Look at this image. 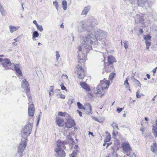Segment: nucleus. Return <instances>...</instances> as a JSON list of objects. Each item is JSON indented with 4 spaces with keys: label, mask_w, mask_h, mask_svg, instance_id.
<instances>
[{
    "label": "nucleus",
    "mask_w": 157,
    "mask_h": 157,
    "mask_svg": "<svg viewBox=\"0 0 157 157\" xmlns=\"http://www.w3.org/2000/svg\"><path fill=\"white\" fill-rule=\"evenodd\" d=\"M96 20L91 21V23L88 24V22L86 24H83L81 27L83 31L91 32L89 34L85 36L81 39V45L78 47V57L80 61L83 62L86 59L87 55L85 52H89L92 49V45H95L97 43V41H100L102 38L106 36V33L99 29H95L94 32L92 28L96 24Z\"/></svg>",
    "instance_id": "1"
},
{
    "label": "nucleus",
    "mask_w": 157,
    "mask_h": 157,
    "mask_svg": "<svg viewBox=\"0 0 157 157\" xmlns=\"http://www.w3.org/2000/svg\"><path fill=\"white\" fill-rule=\"evenodd\" d=\"M110 81L104 79L101 81L100 84L98 85L95 90L94 93L96 94H101L103 90L108 89Z\"/></svg>",
    "instance_id": "2"
},
{
    "label": "nucleus",
    "mask_w": 157,
    "mask_h": 157,
    "mask_svg": "<svg viewBox=\"0 0 157 157\" xmlns=\"http://www.w3.org/2000/svg\"><path fill=\"white\" fill-rule=\"evenodd\" d=\"M57 147L55 149V155L58 157H65V153L62 147L64 145V143L60 140H58L56 143Z\"/></svg>",
    "instance_id": "3"
},
{
    "label": "nucleus",
    "mask_w": 157,
    "mask_h": 157,
    "mask_svg": "<svg viewBox=\"0 0 157 157\" xmlns=\"http://www.w3.org/2000/svg\"><path fill=\"white\" fill-rule=\"evenodd\" d=\"M32 124L28 123L23 128L21 132V135L23 138H25L28 137L31 134L32 130Z\"/></svg>",
    "instance_id": "4"
},
{
    "label": "nucleus",
    "mask_w": 157,
    "mask_h": 157,
    "mask_svg": "<svg viewBox=\"0 0 157 157\" xmlns=\"http://www.w3.org/2000/svg\"><path fill=\"white\" fill-rule=\"evenodd\" d=\"M153 2L150 0H137V4L139 6L147 9L152 5Z\"/></svg>",
    "instance_id": "5"
},
{
    "label": "nucleus",
    "mask_w": 157,
    "mask_h": 157,
    "mask_svg": "<svg viewBox=\"0 0 157 157\" xmlns=\"http://www.w3.org/2000/svg\"><path fill=\"white\" fill-rule=\"evenodd\" d=\"M27 138H23L19 145L17 147V152L19 153H22L26 147L27 144L26 141Z\"/></svg>",
    "instance_id": "6"
},
{
    "label": "nucleus",
    "mask_w": 157,
    "mask_h": 157,
    "mask_svg": "<svg viewBox=\"0 0 157 157\" xmlns=\"http://www.w3.org/2000/svg\"><path fill=\"white\" fill-rule=\"evenodd\" d=\"M75 72L77 73L79 78H83L84 76V70L82 69V67L78 65L75 68Z\"/></svg>",
    "instance_id": "7"
},
{
    "label": "nucleus",
    "mask_w": 157,
    "mask_h": 157,
    "mask_svg": "<svg viewBox=\"0 0 157 157\" xmlns=\"http://www.w3.org/2000/svg\"><path fill=\"white\" fill-rule=\"evenodd\" d=\"M135 22L136 23H142L143 25L145 24V22L144 21H146V19L144 20V17L142 14H137L135 17Z\"/></svg>",
    "instance_id": "8"
},
{
    "label": "nucleus",
    "mask_w": 157,
    "mask_h": 157,
    "mask_svg": "<svg viewBox=\"0 0 157 157\" xmlns=\"http://www.w3.org/2000/svg\"><path fill=\"white\" fill-rule=\"evenodd\" d=\"M2 62L3 67L6 69H7L10 68L11 63L9 59H2Z\"/></svg>",
    "instance_id": "9"
},
{
    "label": "nucleus",
    "mask_w": 157,
    "mask_h": 157,
    "mask_svg": "<svg viewBox=\"0 0 157 157\" xmlns=\"http://www.w3.org/2000/svg\"><path fill=\"white\" fill-rule=\"evenodd\" d=\"M122 147L123 151L127 153L129 152L131 150L130 145L128 142L123 143L122 144Z\"/></svg>",
    "instance_id": "10"
},
{
    "label": "nucleus",
    "mask_w": 157,
    "mask_h": 157,
    "mask_svg": "<svg viewBox=\"0 0 157 157\" xmlns=\"http://www.w3.org/2000/svg\"><path fill=\"white\" fill-rule=\"evenodd\" d=\"M22 87L24 89L26 93L29 92V85L25 79H24L22 81Z\"/></svg>",
    "instance_id": "11"
},
{
    "label": "nucleus",
    "mask_w": 157,
    "mask_h": 157,
    "mask_svg": "<svg viewBox=\"0 0 157 157\" xmlns=\"http://www.w3.org/2000/svg\"><path fill=\"white\" fill-rule=\"evenodd\" d=\"M35 109L33 104H30L28 109L29 115L30 116H33L34 114Z\"/></svg>",
    "instance_id": "12"
},
{
    "label": "nucleus",
    "mask_w": 157,
    "mask_h": 157,
    "mask_svg": "<svg viewBox=\"0 0 157 157\" xmlns=\"http://www.w3.org/2000/svg\"><path fill=\"white\" fill-rule=\"evenodd\" d=\"M75 124L74 121L72 119H69L66 123L65 127L67 128H70L72 127Z\"/></svg>",
    "instance_id": "13"
},
{
    "label": "nucleus",
    "mask_w": 157,
    "mask_h": 157,
    "mask_svg": "<svg viewBox=\"0 0 157 157\" xmlns=\"http://www.w3.org/2000/svg\"><path fill=\"white\" fill-rule=\"evenodd\" d=\"M56 122L59 127L62 126L64 124V120L59 117H57L56 118Z\"/></svg>",
    "instance_id": "14"
},
{
    "label": "nucleus",
    "mask_w": 157,
    "mask_h": 157,
    "mask_svg": "<svg viewBox=\"0 0 157 157\" xmlns=\"http://www.w3.org/2000/svg\"><path fill=\"white\" fill-rule=\"evenodd\" d=\"M9 27L10 32L11 33H13L14 32L17 31L20 28L19 26H15L12 25H10Z\"/></svg>",
    "instance_id": "15"
},
{
    "label": "nucleus",
    "mask_w": 157,
    "mask_h": 157,
    "mask_svg": "<svg viewBox=\"0 0 157 157\" xmlns=\"http://www.w3.org/2000/svg\"><path fill=\"white\" fill-rule=\"evenodd\" d=\"M74 148L75 150L73 151V153L71 155V157H76L77 156L78 147L77 145H75Z\"/></svg>",
    "instance_id": "16"
},
{
    "label": "nucleus",
    "mask_w": 157,
    "mask_h": 157,
    "mask_svg": "<svg viewBox=\"0 0 157 157\" xmlns=\"http://www.w3.org/2000/svg\"><path fill=\"white\" fill-rule=\"evenodd\" d=\"M156 126L153 125L152 128V132L155 137L157 136V119L155 121Z\"/></svg>",
    "instance_id": "17"
},
{
    "label": "nucleus",
    "mask_w": 157,
    "mask_h": 157,
    "mask_svg": "<svg viewBox=\"0 0 157 157\" xmlns=\"http://www.w3.org/2000/svg\"><path fill=\"white\" fill-rule=\"evenodd\" d=\"M81 86L87 91H90V88L88 87L87 84L84 82H81L80 83Z\"/></svg>",
    "instance_id": "18"
},
{
    "label": "nucleus",
    "mask_w": 157,
    "mask_h": 157,
    "mask_svg": "<svg viewBox=\"0 0 157 157\" xmlns=\"http://www.w3.org/2000/svg\"><path fill=\"white\" fill-rule=\"evenodd\" d=\"M90 9V6H86L84 7L82 13V15H86Z\"/></svg>",
    "instance_id": "19"
},
{
    "label": "nucleus",
    "mask_w": 157,
    "mask_h": 157,
    "mask_svg": "<svg viewBox=\"0 0 157 157\" xmlns=\"http://www.w3.org/2000/svg\"><path fill=\"white\" fill-rule=\"evenodd\" d=\"M14 67L16 72L20 75L21 76L22 75V73L20 70L19 65L17 64L15 65L14 66Z\"/></svg>",
    "instance_id": "20"
},
{
    "label": "nucleus",
    "mask_w": 157,
    "mask_h": 157,
    "mask_svg": "<svg viewBox=\"0 0 157 157\" xmlns=\"http://www.w3.org/2000/svg\"><path fill=\"white\" fill-rule=\"evenodd\" d=\"M108 61L109 64H112L113 63L116 62L115 58L112 56H109L108 57Z\"/></svg>",
    "instance_id": "21"
},
{
    "label": "nucleus",
    "mask_w": 157,
    "mask_h": 157,
    "mask_svg": "<svg viewBox=\"0 0 157 157\" xmlns=\"http://www.w3.org/2000/svg\"><path fill=\"white\" fill-rule=\"evenodd\" d=\"M105 133L106 134L107 136L104 141L105 142H107L110 141L111 139V136L110 133L108 132H106Z\"/></svg>",
    "instance_id": "22"
},
{
    "label": "nucleus",
    "mask_w": 157,
    "mask_h": 157,
    "mask_svg": "<svg viewBox=\"0 0 157 157\" xmlns=\"http://www.w3.org/2000/svg\"><path fill=\"white\" fill-rule=\"evenodd\" d=\"M0 11L2 16H5L6 15V12L4 8L0 3Z\"/></svg>",
    "instance_id": "23"
},
{
    "label": "nucleus",
    "mask_w": 157,
    "mask_h": 157,
    "mask_svg": "<svg viewBox=\"0 0 157 157\" xmlns=\"http://www.w3.org/2000/svg\"><path fill=\"white\" fill-rule=\"evenodd\" d=\"M67 140L69 144H72L74 142V140L70 135H68L67 137Z\"/></svg>",
    "instance_id": "24"
},
{
    "label": "nucleus",
    "mask_w": 157,
    "mask_h": 157,
    "mask_svg": "<svg viewBox=\"0 0 157 157\" xmlns=\"http://www.w3.org/2000/svg\"><path fill=\"white\" fill-rule=\"evenodd\" d=\"M151 36L149 35H144V39L146 42H149L151 41Z\"/></svg>",
    "instance_id": "25"
},
{
    "label": "nucleus",
    "mask_w": 157,
    "mask_h": 157,
    "mask_svg": "<svg viewBox=\"0 0 157 157\" xmlns=\"http://www.w3.org/2000/svg\"><path fill=\"white\" fill-rule=\"evenodd\" d=\"M157 147H156V144L155 143H153L151 145V150L154 152H155L156 151Z\"/></svg>",
    "instance_id": "26"
},
{
    "label": "nucleus",
    "mask_w": 157,
    "mask_h": 157,
    "mask_svg": "<svg viewBox=\"0 0 157 157\" xmlns=\"http://www.w3.org/2000/svg\"><path fill=\"white\" fill-rule=\"evenodd\" d=\"M63 8L64 10H66L67 8V2L65 0L62 1Z\"/></svg>",
    "instance_id": "27"
},
{
    "label": "nucleus",
    "mask_w": 157,
    "mask_h": 157,
    "mask_svg": "<svg viewBox=\"0 0 157 157\" xmlns=\"http://www.w3.org/2000/svg\"><path fill=\"white\" fill-rule=\"evenodd\" d=\"M27 95V96L28 98L29 101V105H30V104H33V103L31 102V101H32V99L31 97H30V94L29 92L27 93H26Z\"/></svg>",
    "instance_id": "28"
},
{
    "label": "nucleus",
    "mask_w": 157,
    "mask_h": 157,
    "mask_svg": "<svg viewBox=\"0 0 157 157\" xmlns=\"http://www.w3.org/2000/svg\"><path fill=\"white\" fill-rule=\"evenodd\" d=\"M123 157H136L135 155L133 152H130L129 153H127L126 155Z\"/></svg>",
    "instance_id": "29"
},
{
    "label": "nucleus",
    "mask_w": 157,
    "mask_h": 157,
    "mask_svg": "<svg viewBox=\"0 0 157 157\" xmlns=\"http://www.w3.org/2000/svg\"><path fill=\"white\" fill-rule=\"evenodd\" d=\"M133 81L135 83L136 86L140 87L141 86V84L140 82L136 79L134 78Z\"/></svg>",
    "instance_id": "30"
},
{
    "label": "nucleus",
    "mask_w": 157,
    "mask_h": 157,
    "mask_svg": "<svg viewBox=\"0 0 157 157\" xmlns=\"http://www.w3.org/2000/svg\"><path fill=\"white\" fill-rule=\"evenodd\" d=\"M86 108H87V109H89L90 110V111L89 112H87L86 113L87 114H89L90 113H91V112L92 111L91 106L89 103H87L86 105Z\"/></svg>",
    "instance_id": "31"
},
{
    "label": "nucleus",
    "mask_w": 157,
    "mask_h": 157,
    "mask_svg": "<svg viewBox=\"0 0 157 157\" xmlns=\"http://www.w3.org/2000/svg\"><path fill=\"white\" fill-rule=\"evenodd\" d=\"M62 78L65 82H68L69 81V79L68 78V76L66 75L63 74L62 76Z\"/></svg>",
    "instance_id": "32"
},
{
    "label": "nucleus",
    "mask_w": 157,
    "mask_h": 157,
    "mask_svg": "<svg viewBox=\"0 0 157 157\" xmlns=\"http://www.w3.org/2000/svg\"><path fill=\"white\" fill-rule=\"evenodd\" d=\"M39 35V33L37 31H35L34 32L33 34V39L34 38L38 37Z\"/></svg>",
    "instance_id": "33"
},
{
    "label": "nucleus",
    "mask_w": 157,
    "mask_h": 157,
    "mask_svg": "<svg viewBox=\"0 0 157 157\" xmlns=\"http://www.w3.org/2000/svg\"><path fill=\"white\" fill-rule=\"evenodd\" d=\"M112 126L113 127L114 130H115L116 128H117V130L119 129L117 124L116 123L113 122V123L112 124Z\"/></svg>",
    "instance_id": "34"
},
{
    "label": "nucleus",
    "mask_w": 157,
    "mask_h": 157,
    "mask_svg": "<svg viewBox=\"0 0 157 157\" xmlns=\"http://www.w3.org/2000/svg\"><path fill=\"white\" fill-rule=\"evenodd\" d=\"M124 85L126 86V88L129 89L130 87L129 85V83L128 82V79L127 78H126V80L124 82Z\"/></svg>",
    "instance_id": "35"
},
{
    "label": "nucleus",
    "mask_w": 157,
    "mask_h": 157,
    "mask_svg": "<svg viewBox=\"0 0 157 157\" xmlns=\"http://www.w3.org/2000/svg\"><path fill=\"white\" fill-rule=\"evenodd\" d=\"M118 134V132L117 131H116L115 130H113V131L112 135H113V138H115L116 136Z\"/></svg>",
    "instance_id": "36"
},
{
    "label": "nucleus",
    "mask_w": 157,
    "mask_h": 157,
    "mask_svg": "<svg viewBox=\"0 0 157 157\" xmlns=\"http://www.w3.org/2000/svg\"><path fill=\"white\" fill-rule=\"evenodd\" d=\"M56 61H58L59 60V58L60 57V56L59 54V52L58 51L56 52Z\"/></svg>",
    "instance_id": "37"
},
{
    "label": "nucleus",
    "mask_w": 157,
    "mask_h": 157,
    "mask_svg": "<svg viewBox=\"0 0 157 157\" xmlns=\"http://www.w3.org/2000/svg\"><path fill=\"white\" fill-rule=\"evenodd\" d=\"M115 74L114 73H111L110 74L109 76V79L110 80L112 79L114 77Z\"/></svg>",
    "instance_id": "38"
},
{
    "label": "nucleus",
    "mask_w": 157,
    "mask_h": 157,
    "mask_svg": "<svg viewBox=\"0 0 157 157\" xmlns=\"http://www.w3.org/2000/svg\"><path fill=\"white\" fill-rule=\"evenodd\" d=\"M58 97L64 99L65 98V95L61 94V92H60L59 94L57 95Z\"/></svg>",
    "instance_id": "39"
},
{
    "label": "nucleus",
    "mask_w": 157,
    "mask_h": 157,
    "mask_svg": "<svg viewBox=\"0 0 157 157\" xmlns=\"http://www.w3.org/2000/svg\"><path fill=\"white\" fill-rule=\"evenodd\" d=\"M146 45V48L148 50L150 46L151 45V41L145 42Z\"/></svg>",
    "instance_id": "40"
},
{
    "label": "nucleus",
    "mask_w": 157,
    "mask_h": 157,
    "mask_svg": "<svg viewBox=\"0 0 157 157\" xmlns=\"http://www.w3.org/2000/svg\"><path fill=\"white\" fill-rule=\"evenodd\" d=\"M77 104L78 108L79 109H85L84 108V107L79 102H78Z\"/></svg>",
    "instance_id": "41"
},
{
    "label": "nucleus",
    "mask_w": 157,
    "mask_h": 157,
    "mask_svg": "<svg viewBox=\"0 0 157 157\" xmlns=\"http://www.w3.org/2000/svg\"><path fill=\"white\" fill-rule=\"evenodd\" d=\"M36 27L37 29L38 30H39L40 32H42L43 30V29L42 25H37Z\"/></svg>",
    "instance_id": "42"
},
{
    "label": "nucleus",
    "mask_w": 157,
    "mask_h": 157,
    "mask_svg": "<svg viewBox=\"0 0 157 157\" xmlns=\"http://www.w3.org/2000/svg\"><path fill=\"white\" fill-rule=\"evenodd\" d=\"M151 17V16H149L146 18V20L148 23H150L151 20L153 19V17Z\"/></svg>",
    "instance_id": "43"
},
{
    "label": "nucleus",
    "mask_w": 157,
    "mask_h": 157,
    "mask_svg": "<svg viewBox=\"0 0 157 157\" xmlns=\"http://www.w3.org/2000/svg\"><path fill=\"white\" fill-rule=\"evenodd\" d=\"M123 43L124 44V47L125 49H127L128 48V42L127 41L124 40L123 42Z\"/></svg>",
    "instance_id": "44"
},
{
    "label": "nucleus",
    "mask_w": 157,
    "mask_h": 157,
    "mask_svg": "<svg viewBox=\"0 0 157 157\" xmlns=\"http://www.w3.org/2000/svg\"><path fill=\"white\" fill-rule=\"evenodd\" d=\"M53 4L55 6L57 10L58 11L59 7V5L58 2L56 1H54L53 2Z\"/></svg>",
    "instance_id": "45"
},
{
    "label": "nucleus",
    "mask_w": 157,
    "mask_h": 157,
    "mask_svg": "<svg viewBox=\"0 0 157 157\" xmlns=\"http://www.w3.org/2000/svg\"><path fill=\"white\" fill-rule=\"evenodd\" d=\"M66 114L65 112H59L58 113V115L60 116H64Z\"/></svg>",
    "instance_id": "46"
},
{
    "label": "nucleus",
    "mask_w": 157,
    "mask_h": 157,
    "mask_svg": "<svg viewBox=\"0 0 157 157\" xmlns=\"http://www.w3.org/2000/svg\"><path fill=\"white\" fill-rule=\"evenodd\" d=\"M53 87H54L53 86H50V92H52V95H53Z\"/></svg>",
    "instance_id": "47"
},
{
    "label": "nucleus",
    "mask_w": 157,
    "mask_h": 157,
    "mask_svg": "<svg viewBox=\"0 0 157 157\" xmlns=\"http://www.w3.org/2000/svg\"><path fill=\"white\" fill-rule=\"evenodd\" d=\"M139 90H138L136 92V97L137 98H140L141 97V95L139 94Z\"/></svg>",
    "instance_id": "48"
},
{
    "label": "nucleus",
    "mask_w": 157,
    "mask_h": 157,
    "mask_svg": "<svg viewBox=\"0 0 157 157\" xmlns=\"http://www.w3.org/2000/svg\"><path fill=\"white\" fill-rule=\"evenodd\" d=\"M61 89L62 90H65L66 92H67V90L66 87L64 86H61Z\"/></svg>",
    "instance_id": "49"
},
{
    "label": "nucleus",
    "mask_w": 157,
    "mask_h": 157,
    "mask_svg": "<svg viewBox=\"0 0 157 157\" xmlns=\"http://www.w3.org/2000/svg\"><path fill=\"white\" fill-rule=\"evenodd\" d=\"M123 109L122 108H117V111L118 113H120L122 110Z\"/></svg>",
    "instance_id": "50"
},
{
    "label": "nucleus",
    "mask_w": 157,
    "mask_h": 157,
    "mask_svg": "<svg viewBox=\"0 0 157 157\" xmlns=\"http://www.w3.org/2000/svg\"><path fill=\"white\" fill-rule=\"evenodd\" d=\"M77 112L79 113V116L80 117H81L82 116V113L81 112H80L79 110H77Z\"/></svg>",
    "instance_id": "51"
},
{
    "label": "nucleus",
    "mask_w": 157,
    "mask_h": 157,
    "mask_svg": "<svg viewBox=\"0 0 157 157\" xmlns=\"http://www.w3.org/2000/svg\"><path fill=\"white\" fill-rule=\"evenodd\" d=\"M33 23L36 25V26L37 25H38V24L37 23L36 21V20H34L33 21Z\"/></svg>",
    "instance_id": "52"
},
{
    "label": "nucleus",
    "mask_w": 157,
    "mask_h": 157,
    "mask_svg": "<svg viewBox=\"0 0 157 157\" xmlns=\"http://www.w3.org/2000/svg\"><path fill=\"white\" fill-rule=\"evenodd\" d=\"M144 129L143 127H141L140 128V130L142 132V134H143Z\"/></svg>",
    "instance_id": "53"
},
{
    "label": "nucleus",
    "mask_w": 157,
    "mask_h": 157,
    "mask_svg": "<svg viewBox=\"0 0 157 157\" xmlns=\"http://www.w3.org/2000/svg\"><path fill=\"white\" fill-rule=\"evenodd\" d=\"M13 46H15L17 45V44L16 42H14L13 43Z\"/></svg>",
    "instance_id": "54"
},
{
    "label": "nucleus",
    "mask_w": 157,
    "mask_h": 157,
    "mask_svg": "<svg viewBox=\"0 0 157 157\" xmlns=\"http://www.w3.org/2000/svg\"><path fill=\"white\" fill-rule=\"evenodd\" d=\"M111 144V143H107V146H106V148H107V147L109 146V145H110Z\"/></svg>",
    "instance_id": "55"
},
{
    "label": "nucleus",
    "mask_w": 157,
    "mask_h": 157,
    "mask_svg": "<svg viewBox=\"0 0 157 157\" xmlns=\"http://www.w3.org/2000/svg\"><path fill=\"white\" fill-rule=\"evenodd\" d=\"M135 0H130V2L131 4H132L133 3L135 2Z\"/></svg>",
    "instance_id": "56"
},
{
    "label": "nucleus",
    "mask_w": 157,
    "mask_h": 157,
    "mask_svg": "<svg viewBox=\"0 0 157 157\" xmlns=\"http://www.w3.org/2000/svg\"><path fill=\"white\" fill-rule=\"evenodd\" d=\"M139 32L140 33H143V30L142 29H140L139 30Z\"/></svg>",
    "instance_id": "57"
},
{
    "label": "nucleus",
    "mask_w": 157,
    "mask_h": 157,
    "mask_svg": "<svg viewBox=\"0 0 157 157\" xmlns=\"http://www.w3.org/2000/svg\"><path fill=\"white\" fill-rule=\"evenodd\" d=\"M147 76L148 79H149L150 78V75L149 74H147Z\"/></svg>",
    "instance_id": "58"
},
{
    "label": "nucleus",
    "mask_w": 157,
    "mask_h": 157,
    "mask_svg": "<svg viewBox=\"0 0 157 157\" xmlns=\"http://www.w3.org/2000/svg\"><path fill=\"white\" fill-rule=\"evenodd\" d=\"M156 68H155L153 70V72L154 73H155V72H156Z\"/></svg>",
    "instance_id": "59"
},
{
    "label": "nucleus",
    "mask_w": 157,
    "mask_h": 157,
    "mask_svg": "<svg viewBox=\"0 0 157 157\" xmlns=\"http://www.w3.org/2000/svg\"><path fill=\"white\" fill-rule=\"evenodd\" d=\"M93 119L96 121H98V119L96 117H94L93 118Z\"/></svg>",
    "instance_id": "60"
},
{
    "label": "nucleus",
    "mask_w": 157,
    "mask_h": 157,
    "mask_svg": "<svg viewBox=\"0 0 157 157\" xmlns=\"http://www.w3.org/2000/svg\"><path fill=\"white\" fill-rule=\"evenodd\" d=\"M89 134H90L91 135H92L93 136H94V135H93V133L92 132H89Z\"/></svg>",
    "instance_id": "61"
},
{
    "label": "nucleus",
    "mask_w": 157,
    "mask_h": 157,
    "mask_svg": "<svg viewBox=\"0 0 157 157\" xmlns=\"http://www.w3.org/2000/svg\"><path fill=\"white\" fill-rule=\"evenodd\" d=\"M13 40L15 41V42H17L18 41L17 40V38L14 39H13Z\"/></svg>",
    "instance_id": "62"
},
{
    "label": "nucleus",
    "mask_w": 157,
    "mask_h": 157,
    "mask_svg": "<svg viewBox=\"0 0 157 157\" xmlns=\"http://www.w3.org/2000/svg\"><path fill=\"white\" fill-rule=\"evenodd\" d=\"M145 119L147 121H148V118H147V117H145Z\"/></svg>",
    "instance_id": "63"
},
{
    "label": "nucleus",
    "mask_w": 157,
    "mask_h": 157,
    "mask_svg": "<svg viewBox=\"0 0 157 157\" xmlns=\"http://www.w3.org/2000/svg\"><path fill=\"white\" fill-rule=\"evenodd\" d=\"M60 26L61 28H63L64 27V26L62 24L60 25Z\"/></svg>",
    "instance_id": "64"
}]
</instances>
